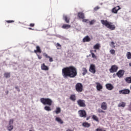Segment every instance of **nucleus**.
Returning <instances> with one entry per match:
<instances>
[{"instance_id": "obj_16", "label": "nucleus", "mask_w": 131, "mask_h": 131, "mask_svg": "<svg viewBox=\"0 0 131 131\" xmlns=\"http://www.w3.org/2000/svg\"><path fill=\"white\" fill-rule=\"evenodd\" d=\"M91 40V38L89 36H86L82 39L83 42H89Z\"/></svg>"}, {"instance_id": "obj_31", "label": "nucleus", "mask_w": 131, "mask_h": 131, "mask_svg": "<svg viewBox=\"0 0 131 131\" xmlns=\"http://www.w3.org/2000/svg\"><path fill=\"white\" fill-rule=\"evenodd\" d=\"M13 128H14V126H13V125H9L7 126V129L9 131L13 130Z\"/></svg>"}, {"instance_id": "obj_48", "label": "nucleus", "mask_w": 131, "mask_h": 131, "mask_svg": "<svg viewBox=\"0 0 131 131\" xmlns=\"http://www.w3.org/2000/svg\"><path fill=\"white\" fill-rule=\"evenodd\" d=\"M56 46H57V47H60V48H61V45H60V43H57L56 44Z\"/></svg>"}, {"instance_id": "obj_27", "label": "nucleus", "mask_w": 131, "mask_h": 131, "mask_svg": "<svg viewBox=\"0 0 131 131\" xmlns=\"http://www.w3.org/2000/svg\"><path fill=\"white\" fill-rule=\"evenodd\" d=\"M82 71L83 72V73H82L83 76L85 75V74L88 73V70H86V68H83L82 69Z\"/></svg>"}, {"instance_id": "obj_21", "label": "nucleus", "mask_w": 131, "mask_h": 131, "mask_svg": "<svg viewBox=\"0 0 131 131\" xmlns=\"http://www.w3.org/2000/svg\"><path fill=\"white\" fill-rule=\"evenodd\" d=\"M78 17L80 19H84V14H83L82 12H79L78 13Z\"/></svg>"}, {"instance_id": "obj_13", "label": "nucleus", "mask_w": 131, "mask_h": 131, "mask_svg": "<svg viewBox=\"0 0 131 131\" xmlns=\"http://www.w3.org/2000/svg\"><path fill=\"white\" fill-rule=\"evenodd\" d=\"M96 84L97 91H101V90H103V85H102L101 83H100L99 82H96Z\"/></svg>"}, {"instance_id": "obj_20", "label": "nucleus", "mask_w": 131, "mask_h": 131, "mask_svg": "<svg viewBox=\"0 0 131 131\" xmlns=\"http://www.w3.org/2000/svg\"><path fill=\"white\" fill-rule=\"evenodd\" d=\"M82 125L83 127L89 128L91 126V124L89 123L88 122H84L82 124Z\"/></svg>"}, {"instance_id": "obj_52", "label": "nucleus", "mask_w": 131, "mask_h": 131, "mask_svg": "<svg viewBox=\"0 0 131 131\" xmlns=\"http://www.w3.org/2000/svg\"><path fill=\"white\" fill-rule=\"evenodd\" d=\"M6 93V95H8V94H9V91H7Z\"/></svg>"}, {"instance_id": "obj_51", "label": "nucleus", "mask_w": 131, "mask_h": 131, "mask_svg": "<svg viewBox=\"0 0 131 131\" xmlns=\"http://www.w3.org/2000/svg\"><path fill=\"white\" fill-rule=\"evenodd\" d=\"M67 131H73V130H71V129L68 128V129L67 130Z\"/></svg>"}, {"instance_id": "obj_28", "label": "nucleus", "mask_w": 131, "mask_h": 131, "mask_svg": "<svg viewBox=\"0 0 131 131\" xmlns=\"http://www.w3.org/2000/svg\"><path fill=\"white\" fill-rule=\"evenodd\" d=\"M125 80L127 83H131V76L130 77H127Z\"/></svg>"}, {"instance_id": "obj_6", "label": "nucleus", "mask_w": 131, "mask_h": 131, "mask_svg": "<svg viewBox=\"0 0 131 131\" xmlns=\"http://www.w3.org/2000/svg\"><path fill=\"white\" fill-rule=\"evenodd\" d=\"M78 113L80 117H81L82 118H86V115H87L86 111H85V110H79L78 111Z\"/></svg>"}, {"instance_id": "obj_47", "label": "nucleus", "mask_w": 131, "mask_h": 131, "mask_svg": "<svg viewBox=\"0 0 131 131\" xmlns=\"http://www.w3.org/2000/svg\"><path fill=\"white\" fill-rule=\"evenodd\" d=\"M88 19H83V20H82V21L83 22H85V23H86V22H88Z\"/></svg>"}, {"instance_id": "obj_23", "label": "nucleus", "mask_w": 131, "mask_h": 131, "mask_svg": "<svg viewBox=\"0 0 131 131\" xmlns=\"http://www.w3.org/2000/svg\"><path fill=\"white\" fill-rule=\"evenodd\" d=\"M92 119H93L94 121H96V122H99V118L95 115L92 116Z\"/></svg>"}, {"instance_id": "obj_19", "label": "nucleus", "mask_w": 131, "mask_h": 131, "mask_svg": "<svg viewBox=\"0 0 131 131\" xmlns=\"http://www.w3.org/2000/svg\"><path fill=\"white\" fill-rule=\"evenodd\" d=\"M71 27V25L67 24H63L61 27L63 29H69V28H70Z\"/></svg>"}, {"instance_id": "obj_2", "label": "nucleus", "mask_w": 131, "mask_h": 131, "mask_svg": "<svg viewBox=\"0 0 131 131\" xmlns=\"http://www.w3.org/2000/svg\"><path fill=\"white\" fill-rule=\"evenodd\" d=\"M40 101L43 105H48V106H45L44 107L45 110L46 111H52V108L49 106H52L53 105V100L49 98H41Z\"/></svg>"}, {"instance_id": "obj_44", "label": "nucleus", "mask_w": 131, "mask_h": 131, "mask_svg": "<svg viewBox=\"0 0 131 131\" xmlns=\"http://www.w3.org/2000/svg\"><path fill=\"white\" fill-rule=\"evenodd\" d=\"M48 59H49V61L50 62H53V61H54V60H53V58L50 57V58H48Z\"/></svg>"}, {"instance_id": "obj_39", "label": "nucleus", "mask_w": 131, "mask_h": 131, "mask_svg": "<svg viewBox=\"0 0 131 131\" xmlns=\"http://www.w3.org/2000/svg\"><path fill=\"white\" fill-rule=\"evenodd\" d=\"M43 57H45V58H50V56L49 55H48V54H47V53H43Z\"/></svg>"}, {"instance_id": "obj_53", "label": "nucleus", "mask_w": 131, "mask_h": 131, "mask_svg": "<svg viewBox=\"0 0 131 131\" xmlns=\"http://www.w3.org/2000/svg\"><path fill=\"white\" fill-rule=\"evenodd\" d=\"M94 53H97V50H95L94 51Z\"/></svg>"}, {"instance_id": "obj_15", "label": "nucleus", "mask_w": 131, "mask_h": 131, "mask_svg": "<svg viewBox=\"0 0 131 131\" xmlns=\"http://www.w3.org/2000/svg\"><path fill=\"white\" fill-rule=\"evenodd\" d=\"M41 70L47 71L48 70H49V67L46 66V64L42 63L41 66Z\"/></svg>"}, {"instance_id": "obj_46", "label": "nucleus", "mask_w": 131, "mask_h": 131, "mask_svg": "<svg viewBox=\"0 0 131 131\" xmlns=\"http://www.w3.org/2000/svg\"><path fill=\"white\" fill-rule=\"evenodd\" d=\"M16 90H17V92H20V89H19V87L15 86Z\"/></svg>"}, {"instance_id": "obj_11", "label": "nucleus", "mask_w": 131, "mask_h": 131, "mask_svg": "<svg viewBox=\"0 0 131 131\" xmlns=\"http://www.w3.org/2000/svg\"><path fill=\"white\" fill-rule=\"evenodd\" d=\"M106 89L108 90V91H112L114 89V86L111 83H107L105 85Z\"/></svg>"}, {"instance_id": "obj_8", "label": "nucleus", "mask_w": 131, "mask_h": 131, "mask_svg": "<svg viewBox=\"0 0 131 131\" xmlns=\"http://www.w3.org/2000/svg\"><path fill=\"white\" fill-rule=\"evenodd\" d=\"M89 71L91 73L95 74L96 73V66L94 64H91L90 67Z\"/></svg>"}, {"instance_id": "obj_3", "label": "nucleus", "mask_w": 131, "mask_h": 131, "mask_svg": "<svg viewBox=\"0 0 131 131\" xmlns=\"http://www.w3.org/2000/svg\"><path fill=\"white\" fill-rule=\"evenodd\" d=\"M101 24L106 27V28H108L110 30H115L116 27L115 25H113V23L111 22L108 21L107 20H101L100 21Z\"/></svg>"}, {"instance_id": "obj_33", "label": "nucleus", "mask_w": 131, "mask_h": 131, "mask_svg": "<svg viewBox=\"0 0 131 131\" xmlns=\"http://www.w3.org/2000/svg\"><path fill=\"white\" fill-rule=\"evenodd\" d=\"M4 76L6 78H9V77H11V74L10 73H5L4 74Z\"/></svg>"}, {"instance_id": "obj_9", "label": "nucleus", "mask_w": 131, "mask_h": 131, "mask_svg": "<svg viewBox=\"0 0 131 131\" xmlns=\"http://www.w3.org/2000/svg\"><path fill=\"white\" fill-rule=\"evenodd\" d=\"M119 93L120 94H122V95H128L129 93H130V91L128 89H124L122 90H120L119 91Z\"/></svg>"}, {"instance_id": "obj_30", "label": "nucleus", "mask_w": 131, "mask_h": 131, "mask_svg": "<svg viewBox=\"0 0 131 131\" xmlns=\"http://www.w3.org/2000/svg\"><path fill=\"white\" fill-rule=\"evenodd\" d=\"M93 52H94L93 50H90V53H91L92 57L93 58V59H97V56H96L95 53H94Z\"/></svg>"}, {"instance_id": "obj_34", "label": "nucleus", "mask_w": 131, "mask_h": 131, "mask_svg": "<svg viewBox=\"0 0 131 131\" xmlns=\"http://www.w3.org/2000/svg\"><path fill=\"white\" fill-rule=\"evenodd\" d=\"M95 131H106V129H105V128H104L103 127H99V128H97L95 129Z\"/></svg>"}, {"instance_id": "obj_24", "label": "nucleus", "mask_w": 131, "mask_h": 131, "mask_svg": "<svg viewBox=\"0 0 131 131\" xmlns=\"http://www.w3.org/2000/svg\"><path fill=\"white\" fill-rule=\"evenodd\" d=\"M100 48H101V45L99 43H96L93 49L95 50H100Z\"/></svg>"}, {"instance_id": "obj_37", "label": "nucleus", "mask_w": 131, "mask_h": 131, "mask_svg": "<svg viewBox=\"0 0 131 131\" xmlns=\"http://www.w3.org/2000/svg\"><path fill=\"white\" fill-rule=\"evenodd\" d=\"M14 122V119H11L9 121V125H12V124H13V123Z\"/></svg>"}, {"instance_id": "obj_36", "label": "nucleus", "mask_w": 131, "mask_h": 131, "mask_svg": "<svg viewBox=\"0 0 131 131\" xmlns=\"http://www.w3.org/2000/svg\"><path fill=\"white\" fill-rule=\"evenodd\" d=\"M110 53L112 55H115V50H114V49H112L110 51Z\"/></svg>"}, {"instance_id": "obj_50", "label": "nucleus", "mask_w": 131, "mask_h": 131, "mask_svg": "<svg viewBox=\"0 0 131 131\" xmlns=\"http://www.w3.org/2000/svg\"><path fill=\"white\" fill-rule=\"evenodd\" d=\"M28 29H29V30H34V29H32V28H28Z\"/></svg>"}, {"instance_id": "obj_4", "label": "nucleus", "mask_w": 131, "mask_h": 131, "mask_svg": "<svg viewBox=\"0 0 131 131\" xmlns=\"http://www.w3.org/2000/svg\"><path fill=\"white\" fill-rule=\"evenodd\" d=\"M75 90L77 93H81L83 91V85L81 83H77L75 85Z\"/></svg>"}, {"instance_id": "obj_54", "label": "nucleus", "mask_w": 131, "mask_h": 131, "mask_svg": "<svg viewBox=\"0 0 131 131\" xmlns=\"http://www.w3.org/2000/svg\"><path fill=\"white\" fill-rule=\"evenodd\" d=\"M129 66H130V67H131V63L130 62L129 63Z\"/></svg>"}, {"instance_id": "obj_7", "label": "nucleus", "mask_w": 131, "mask_h": 131, "mask_svg": "<svg viewBox=\"0 0 131 131\" xmlns=\"http://www.w3.org/2000/svg\"><path fill=\"white\" fill-rule=\"evenodd\" d=\"M117 70H118V67L117 66L113 65L111 69H110V72L111 73H114L115 72H117Z\"/></svg>"}, {"instance_id": "obj_43", "label": "nucleus", "mask_w": 131, "mask_h": 131, "mask_svg": "<svg viewBox=\"0 0 131 131\" xmlns=\"http://www.w3.org/2000/svg\"><path fill=\"white\" fill-rule=\"evenodd\" d=\"M35 25L34 24H30L29 26H30V27H34Z\"/></svg>"}, {"instance_id": "obj_14", "label": "nucleus", "mask_w": 131, "mask_h": 131, "mask_svg": "<svg viewBox=\"0 0 131 131\" xmlns=\"http://www.w3.org/2000/svg\"><path fill=\"white\" fill-rule=\"evenodd\" d=\"M119 10H120V7L119 6H117L112 9V12L114 14H117V12L118 11H119Z\"/></svg>"}, {"instance_id": "obj_26", "label": "nucleus", "mask_w": 131, "mask_h": 131, "mask_svg": "<svg viewBox=\"0 0 131 131\" xmlns=\"http://www.w3.org/2000/svg\"><path fill=\"white\" fill-rule=\"evenodd\" d=\"M126 57H127V59L128 60H130L131 59V52H127L126 54Z\"/></svg>"}, {"instance_id": "obj_18", "label": "nucleus", "mask_w": 131, "mask_h": 131, "mask_svg": "<svg viewBox=\"0 0 131 131\" xmlns=\"http://www.w3.org/2000/svg\"><path fill=\"white\" fill-rule=\"evenodd\" d=\"M70 99L73 102H75L76 101V95L75 94H72L70 96Z\"/></svg>"}, {"instance_id": "obj_29", "label": "nucleus", "mask_w": 131, "mask_h": 131, "mask_svg": "<svg viewBox=\"0 0 131 131\" xmlns=\"http://www.w3.org/2000/svg\"><path fill=\"white\" fill-rule=\"evenodd\" d=\"M54 112L56 113V114H59V113H61V108L57 107Z\"/></svg>"}, {"instance_id": "obj_45", "label": "nucleus", "mask_w": 131, "mask_h": 131, "mask_svg": "<svg viewBox=\"0 0 131 131\" xmlns=\"http://www.w3.org/2000/svg\"><path fill=\"white\" fill-rule=\"evenodd\" d=\"M37 56L38 57V58L39 59V60H40V59H41V58H42L41 56H40L37 54Z\"/></svg>"}, {"instance_id": "obj_40", "label": "nucleus", "mask_w": 131, "mask_h": 131, "mask_svg": "<svg viewBox=\"0 0 131 131\" xmlns=\"http://www.w3.org/2000/svg\"><path fill=\"white\" fill-rule=\"evenodd\" d=\"M6 22L7 23H14V22H15V20H6Z\"/></svg>"}, {"instance_id": "obj_10", "label": "nucleus", "mask_w": 131, "mask_h": 131, "mask_svg": "<svg viewBox=\"0 0 131 131\" xmlns=\"http://www.w3.org/2000/svg\"><path fill=\"white\" fill-rule=\"evenodd\" d=\"M101 108L102 110H107L108 109V105H107V103L106 102H103L101 104Z\"/></svg>"}, {"instance_id": "obj_49", "label": "nucleus", "mask_w": 131, "mask_h": 131, "mask_svg": "<svg viewBox=\"0 0 131 131\" xmlns=\"http://www.w3.org/2000/svg\"><path fill=\"white\" fill-rule=\"evenodd\" d=\"M91 118V116H89L86 118V120H89Z\"/></svg>"}, {"instance_id": "obj_1", "label": "nucleus", "mask_w": 131, "mask_h": 131, "mask_svg": "<svg viewBox=\"0 0 131 131\" xmlns=\"http://www.w3.org/2000/svg\"><path fill=\"white\" fill-rule=\"evenodd\" d=\"M62 75L65 79L74 78L77 76V69L74 66H70L62 69Z\"/></svg>"}, {"instance_id": "obj_25", "label": "nucleus", "mask_w": 131, "mask_h": 131, "mask_svg": "<svg viewBox=\"0 0 131 131\" xmlns=\"http://www.w3.org/2000/svg\"><path fill=\"white\" fill-rule=\"evenodd\" d=\"M63 20L66 22V23H69L70 22V18H68L67 16H63Z\"/></svg>"}, {"instance_id": "obj_41", "label": "nucleus", "mask_w": 131, "mask_h": 131, "mask_svg": "<svg viewBox=\"0 0 131 131\" xmlns=\"http://www.w3.org/2000/svg\"><path fill=\"white\" fill-rule=\"evenodd\" d=\"M95 23V20H91V21H90V25H94Z\"/></svg>"}, {"instance_id": "obj_42", "label": "nucleus", "mask_w": 131, "mask_h": 131, "mask_svg": "<svg viewBox=\"0 0 131 131\" xmlns=\"http://www.w3.org/2000/svg\"><path fill=\"white\" fill-rule=\"evenodd\" d=\"M99 9H100V7H99V6H97L96 7H95L94 8V10H95V11H97V10H99Z\"/></svg>"}, {"instance_id": "obj_35", "label": "nucleus", "mask_w": 131, "mask_h": 131, "mask_svg": "<svg viewBox=\"0 0 131 131\" xmlns=\"http://www.w3.org/2000/svg\"><path fill=\"white\" fill-rule=\"evenodd\" d=\"M97 112H98V113H105L106 112L101 108H98Z\"/></svg>"}, {"instance_id": "obj_38", "label": "nucleus", "mask_w": 131, "mask_h": 131, "mask_svg": "<svg viewBox=\"0 0 131 131\" xmlns=\"http://www.w3.org/2000/svg\"><path fill=\"white\" fill-rule=\"evenodd\" d=\"M115 43L113 41H112L110 46H111V47H112V48H115Z\"/></svg>"}, {"instance_id": "obj_5", "label": "nucleus", "mask_w": 131, "mask_h": 131, "mask_svg": "<svg viewBox=\"0 0 131 131\" xmlns=\"http://www.w3.org/2000/svg\"><path fill=\"white\" fill-rule=\"evenodd\" d=\"M77 103L79 107H82V108L86 107L84 100L79 99L77 101Z\"/></svg>"}, {"instance_id": "obj_12", "label": "nucleus", "mask_w": 131, "mask_h": 131, "mask_svg": "<svg viewBox=\"0 0 131 131\" xmlns=\"http://www.w3.org/2000/svg\"><path fill=\"white\" fill-rule=\"evenodd\" d=\"M124 74V71L121 70L117 73V75L119 78L122 77Z\"/></svg>"}, {"instance_id": "obj_32", "label": "nucleus", "mask_w": 131, "mask_h": 131, "mask_svg": "<svg viewBox=\"0 0 131 131\" xmlns=\"http://www.w3.org/2000/svg\"><path fill=\"white\" fill-rule=\"evenodd\" d=\"M125 105H126L125 103L122 102H121V103H120L118 104V107H122L123 108H124V107H125Z\"/></svg>"}, {"instance_id": "obj_17", "label": "nucleus", "mask_w": 131, "mask_h": 131, "mask_svg": "<svg viewBox=\"0 0 131 131\" xmlns=\"http://www.w3.org/2000/svg\"><path fill=\"white\" fill-rule=\"evenodd\" d=\"M36 50L34 51V53H35V54H37V53H39L40 54V53H41V49H40V47L39 46H37L36 47Z\"/></svg>"}, {"instance_id": "obj_22", "label": "nucleus", "mask_w": 131, "mask_h": 131, "mask_svg": "<svg viewBox=\"0 0 131 131\" xmlns=\"http://www.w3.org/2000/svg\"><path fill=\"white\" fill-rule=\"evenodd\" d=\"M55 120L56 121H57V122H59V123H60V124H63V120L59 117H56Z\"/></svg>"}]
</instances>
